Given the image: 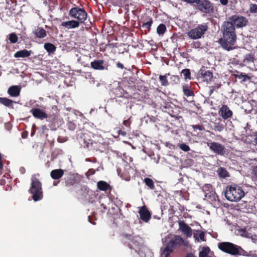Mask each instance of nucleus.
Here are the masks:
<instances>
[{
    "label": "nucleus",
    "mask_w": 257,
    "mask_h": 257,
    "mask_svg": "<svg viewBox=\"0 0 257 257\" xmlns=\"http://www.w3.org/2000/svg\"><path fill=\"white\" fill-rule=\"evenodd\" d=\"M234 26L228 21L223 23L222 26V37L219 40V43L224 49L230 51L234 49L233 46L237 39Z\"/></svg>",
    "instance_id": "nucleus-1"
},
{
    "label": "nucleus",
    "mask_w": 257,
    "mask_h": 257,
    "mask_svg": "<svg viewBox=\"0 0 257 257\" xmlns=\"http://www.w3.org/2000/svg\"><path fill=\"white\" fill-rule=\"evenodd\" d=\"M218 248L222 252L234 256H247V252L241 246L230 242H219Z\"/></svg>",
    "instance_id": "nucleus-2"
},
{
    "label": "nucleus",
    "mask_w": 257,
    "mask_h": 257,
    "mask_svg": "<svg viewBox=\"0 0 257 257\" xmlns=\"http://www.w3.org/2000/svg\"><path fill=\"white\" fill-rule=\"evenodd\" d=\"M245 195L242 187L236 184L228 185L226 187L225 196L226 199L231 202L240 201Z\"/></svg>",
    "instance_id": "nucleus-3"
},
{
    "label": "nucleus",
    "mask_w": 257,
    "mask_h": 257,
    "mask_svg": "<svg viewBox=\"0 0 257 257\" xmlns=\"http://www.w3.org/2000/svg\"><path fill=\"white\" fill-rule=\"evenodd\" d=\"M79 144L83 148L89 151H100L102 144L91 139L90 136L88 133H82L78 139Z\"/></svg>",
    "instance_id": "nucleus-4"
},
{
    "label": "nucleus",
    "mask_w": 257,
    "mask_h": 257,
    "mask_svg": "<svg viewBox=\"0 0 257 257\" xmlns=\"http://www.w3.org/2000/svg\"><path fill=\"white\" fill-rule=\"evenodd\" d=\"M29 192L33 195L32 198L35 201L40 200L43 198L42 184L38 179L32 178Z\"/></svg>",
    "instance_id": "nucleus-5"
},
{
    "label": "nucleus",
    "mask_w": 257,
    "mask_h": 257,
    "mask_svg": "<svg viewBox=\"0 0 257 257\" xmlns=\"http://www.w3.org/2000/svg\"><path fill=\"white\" fill-rule=\"evenodd\" d=\"M68 14L71 18L77 20L80 24L86 25L85 21L87 19L88 14L84 8L75 6L69 10Z\"/></svg>",
    "instance_id": "nucleus-6"
},
{
    "label": "nucleus",
    "mask_w": 257,
    "mask_h": 257,
    "mask_svg": "<svg viewBox=\"0 0 257 257\" xmlns=\"http://www.w3.org/2000/svg\"><path fill=\"white\" fill-rule=\"evenodd\" d=\"M184 240L178 235H175L167 243L164 249L163 254L164 257H168L172 252L178 245L183 244Z\"/></svg>",
    "instance_id": "nucleus-7"
},
{
    "label": "nucleus",
    "mask_w": 257,
    "mask_h": 257,
    "mask_svg": "<svg viewBox=\"0 0 257 257\" xmlns=\"http://www.w3.org/2000/svg\"><path fill=\"white\" fill-rule=\"evenodd\" d=\"M123 237L128 240L127 242L128 247L132 249H134L139 255H141V250L143 246L140 243L141 238L138 236H132L131 234L123 233L122 234Z\"/></svg>",
    "instance_id": "nucleus-8"
},
{
    "label": "nucleus",
    "mask_w": 257,
    "mask_h": 257,
    "mask_svg": "<svg viewBox=\"0 0 257 257\" xmlns=\"http://www.w3.org/2000/svg\"><path fill=\"white\" fill-rule=\"evenodd\" d=\"M196 9L204 15H210L214 12V4L209 0H197Z\"/></svg>",
    "instance_id": "nucleus-9"
},
{
    "label": "nucleus",
    "mask_w": 257,
    "mask_h": 257,
    "mask_svg": "<svg viewBox=\"0 0 257 257\" xmlns=\"http://www.w3.org/2000/svg\"><path fill=\"white\" fill-rule=\"evenodd\" d=\"M208 29V27L206 24L198 25L195 28L189 31L187 35L191 39H198L201 38Z\"/></svg>",
    "instance_id": "nucleus-10"
},
{
    "label": "nucleus",
    "mask_w": 257,
    "mask_h": 257,
    "mask_svg": "<svg viewBox=\"0 0 257 257\" xmlns=\"http://www.w3.org/2000/svg\"><path fill=\"white\" fill-rule=\"evenodd\" d=\"M227 21L234 26L235 28L245 27L248 23V19L246 17L239 15H234L229 17Z\"/></svg>",
    "instance_id": "nucleus-11"
},
{
    "label": "nucleus",
    "mask_w": 257,
    "mask_h": 257,
    "mask_svg": "<svg viewBox=\"0 0 257 257\" xmlns=\"http://www.w3.org/2000/svg\"><path fill=\"white\" fill-rule=\"evenodd\" d=\"M81 177L77 173L68 172L65 174L64 178V185L66 187H70L74 186L75 184L80 183Z\"/></svg>",
    "instance_id": "nucleus-12"
},
{
    "label": "nucleus",
    "mask_w": 257,
    "mask_h": 257,
    "mask_svg": "<svg viewBox=\"0 0 257 257\" xmlns=\"http://www.w3.org/2000/svg\"><path fill=\"white\" fill-rule=\"evenodd\" d=\"M209 149L217 155L224 156L225 154V148L224 145L217 142H211L207 143Z\"/></svg>",
    "instance_id": "nucleus-13"
},
{
    "label": "nucleus",
    "mask_w": 257,
    "mask_h": 257,
    "mask_svg": "<svg viewBox=\"0 0 257 257\" xmlns=\"http://www.w3.org/2000/svg\"><path fill=\"white\" fill-rule=\"evenodd\" d=\"M153 23L152 18L147 16L142 19L139 22V25L141 27L145 29V34H146L150 31Z\"/></svg>",
    "instance_id": "nucleus-14"
},
{
    "label": "nucleus",
    "mask_w": 257,
    "mask_h": 257,
    "mask_svg": "<svg viewBox=\"0 0 257 257\" xmlns=\"http://www.w3.org/2000/svg\"><path fill=\"white\" fill-rule=\"evenodd\" d=\"M179 229L182 233L187 237H191L192 235V229L184 221L180 220L178 222Z\"/></svg>",
    "instance_id": "nucleus-15"
},
{
    "label": "nucleus",
    "mask_w": 257,
    "mask_h": 257,
    "mask_svg": "<svg viewBox=\"0 0 257 257\" xmlns=\"http://www.w3.org/2000/svg\"><path fill=\"white\" fill-rule=\"evenodd\" d=\"M139 213L140 219L144 222H148L151 218V213L146 205L139 208Z\"/></svg>",
    "instance_id": "nucleus-16"
},
{
    "label": "nucleus",
    "mask_w": 257,
    "mask_h": 257,
    "mask_svg": "<svg viewBox=\"0 0 257 257\" xmlns=\"http://www.w3.org/2000/svg\"><path fill=\"white\" fill-rule=\"evenodd\" d=\"M30 112L35 118L37 119L43 120L48 117V114L44 110L40 108H33L31 109Z\"/></svg>",
    "instance_id": "nucleus-17"
},
{
    "label": "nucleus",
    "mask_w": 257,
    "mask_h": 257,
    "mask_svg": "<svg viewBox=\"0 0 257 257\" xmlns=\"http://www.w3.org/2000/svg\"><path fill=\"white\" fill-rule=\"evenodd\" d=\"M219 114L223 119H227L232 115L233 113L226 105H222L219 111Z\"/></svg>",
    "instance_id": "nucleus-18"
},
{
    "label": "nucleus",
    "mask_w": 257,
    "mask_h": 257,
    "mask_svg": "<svg viewBox=\"0 0 257 257\" xmlns=\"http://www.w3.org/2000/svg\"><path fill=\"white\" fill-rule=\"evenodd\" d=\"M80 22L76 20H70L66 22H63L61 23V26L68 29H75L80 26Z\"/></svg>",
    "instance_id": "nucleus-19"
},
{
    "label": "nucleus",
    "mask_w": 257,
    "mask_h": 257,
    "mask_svg": "<svg viewBox=\"0 0 257 257\" xmlns=\"http://www.w3.org/2000/svg\"><path fill=\"white\" fill-rule=\"evenodd\" d=\"M104 60H95L91 62V67L94 70H104L105 67L104 66Z\"/></svg>",
    "instance_id": "nucleus-20"
},
{
    "label": "nucleus",
    "mask_w": 257,
    "mask_h": 257,
    "mask_svg": "<svg viewBox=\"0 0 257 257\" xmlns=\"http://www.w3.org/2000/svg\"><path fill=\"white\" fill-rule=\"evenodd\" d=\"M163 109H165L164 111L167 112L171 117L176 118L179 117V113L173 109L169 103L165 104V105L163 106Z\"/></svg>",
    "instance_id": "nucleus-21"
},
{
    "label": "nucleus",
    "mask_w": 257,
    "mask_h": 257,
    "mask_svg": "<svg viewBox=\"0 0 257 257\" xmlns=\"http://www.w3.org/2000/svg\"><path fill=\"white\" fill-rule=\"evenodd\" d=\"M64 171L61 169H54L51 171L50 176L53 179H60L64 175Z\"/></svg>",
    "instance_id": "nucleus-22"
},
{
    "label": "nucleus",
    "mask_w": 257,
    "mask_h": 257,
    "mask_svg": "<svg viewBox=\"0 0 257 257\" xmlns=\"http://www.w3.org/2000/svg\"><path fill=\"white\" fill-rule=\"evenodd\" d=\"M21 88L19 86L14 85L11 86L8 91L9 95L13 97H17L20 95Z\"/></svg>",
    "instance_id": "nucleus-23"
},
{
    "label": "nucleus",
    "mask_w": 257,
    "mask_h": 257,
    "mask_svg": "<svg viewBox=\"0 0 257 257\" xmlns=\"http://www.w3.org/2000/svg\"><path fill=\"white\" fill-rule=\"evenodd\" d=\"M34 34L36 37L38 38H44L47 36L46 31L41 27H38L35 29Z\"/></svg>",
    "instance_id": "nucleus-24"
},
{
    "label": "nucleus",
    "mask_w": 257,
    "mask_h": 257,
    "mask_svg": "<svg viewBox=\"0 0 257 257\" xmlns=\"http://www.w3.org/2000/svg\"><path fill=\"white\" fill-rule=\"evenodd\" d=\"M97 187L101 191H106L108 190H111V187L105 181H99L97 183Z\"/></svg>",
    "instance_id": "nucleus-25"
},
{
    "label": "nucleus",
    "mask_w": 257,
    "mask_h": 257,
    "mask_svg": "<svg viewBox=\"0 0 257 257\" xmlns=\"http://www.w3.org/2000/svg\"><path fill=\"white\" fill-rule=\"evenodd\" d=\"M32 53L31 51H29L26 49H24L17 51L15 54L14 57L15 58H25L31 56Z\"/></svg>",
    "instance_id": "nucleus-26"
},
{
    "label": "nucleus",
    "mask_w": 257,
    "mask_h": 257,
    "mask_svg": "<svg viewBox=\"0 0 257 257\" xmlns=\"http://www.w3.org/2000/svg\"><path fill=\"white\" fill-rule=\"evenodd\" d=\"M44 48L50 54L54 53L56 50V47L50 43H45L44 45Z\"/></svg>",
    "instance_id": "nucleus-27"
},
{
    "label": "nucleus",
    "mask_w": 257,
    "mask_h": 257,
    "mask_svg": "<svg viewBox=\"0 0 257 257\" xmlns=\"http://www.w3.org/2000/svg\"><path fill=\"white\" fill-rule=\"evenodd\" d=\"M201 74L203 78V80L206 81L207 82L211 81L213 78L212 73L209 70L204 71V73L202 72Z\"/></svg>",
    "instance_id": "nucleus-28"
},
{
    "label": "nucleus",
    "mask_w": 257,
    "mask_h": 257,
    "mask_svg": "<svg viewBox=\"0 0 257 257\" xmlns=\"http://www.w3.org/2000/svg\"><path fill=\"white\" fill-rule=\"evenodd\" d=\"M183 91L184 94L187 97L194 96V92L190 88L188 85L183 86Z\"/></svg>",
    "instance_id": "nucleus-29"
},
{
    "label": "nucleus",
    "mask_w": 257,
    "mask_h": 257,
    "mask_svg": "<svg viewBox=\"0 0 257 257\" xmlns=\"http://www.w3.org/2000/svg\"><path fill=\"white\" fill-rule=\"evenodd\" d=\"M255 60V56L253 53H249L245 55L243 59V62L246 63H253Z\"/></svg>",
    "instance_id": "nucleus-30"
},
{
    "label": "nucleus",
    "mask_w": 257,
    "mask_h": 257,
    "mask_svg": "<svg viewBox=\"0 0 257 257\" xmlns=\"http://www.w3.org/2000/svg\"><path fill=\"white\" fill-rule=\"evenodd\" d=\"M210 253V249L208 246L202 247L201 251L199 252V257H207Z\"/></svg>",
    "instance_id": "nucleus-31"
},
{
    "label": "nucleus",
    "mask_w": 257,
    "mask_h": 257,
    "mask_svg": "<svg viewBox=\"0 0 257 257\" xmlns=\"http://www.w3.org/2000/svg\"><path fill=\"white\" fill-rule=\"evenodd\" d=\"M13 103L14 101L6 97H0V103L6 106L10 107Z\"/></svg>",
    "instance_id": "nucleus-32"
},
{
    "label": "nucleus",
    "mask_w": 257,
    "mask_h": 257,
    "mask_svg": "<svg viewBox=\"0 0 257 257\" xmlns=\"http://www.w3.org/2000/svg\"><path fill=\"white\" fill-rule=\"evenodd\" d=\"M143 181L149 189L154 190L155 188L154 182L152 179L147 177L144 179Z\"/></svg>",
    "instance_id": "nucleus-33"
},
{
    "label": "nucleus",
    "mask_w": 257,
    "mask_h": 257,
    "mask_svg": "<svg viewBox=\"0 0 257 257\" xmlns=\"http://www.w3.org/2000/svg\"><path fill=\"white\" fill-rule=\"evenodd\" d=\"M217 173L220 177L223 178L229 176L228 172L223 167H220L217 170Z\"/></svg>",
    "instance_id": "nucleus-34"
},
{
    "label": "nucleus",
    "mask_w": 257,
    "mask_h": 257,
    "mask_svg": "<svg viewBox=\"0 0 257 257\" xmlns=\"http://www.w3.org/2000/svg\"><path fill=\"white\" fill-rule=\"evenodd\" d=\"M166 31V26L164 24H160L157 28V33L159 35H163Z\"/></svg>",
    "instance_id": "nucleus-35"
},
{
    "label": "nucleus",
    "mask_w": 257,
    "mask_h": 257,
    "mask_svg": "<svg viewBox=\"0 0 257 257\" xmlns=\"http://www.w3.org/2000/svg\"><path fill=\"white\" fill-rule=\"evenodd\" d=\"M237 74L235 75V77L238 78V79L242 78V81L245 82L247 80H250L251 78L248 76L247 75L245 74H243L242 73L237 72Z\"/></svg>",
    "instance_id": "nucleus-36"
},
{
    "label": "nucleus",
    "mask_w": 257,
    "mask_h": 257,
    "mask_svg": "<svg viewBox=\"0 0 257 257\" xmlns=\"http://www.w3.org/2000/svg\"><path fill=\"white\" fill-rule=\"evenodd\" d=\"M181 74L183 75L185 79H191V73L189 69H184L182 70L181 71Z\"/></svg>",
    "instance_id": "nucleus-37"
},
{
    "label": "nucleus",
    "mask_w": 257,
    "mask_h": 257,
    "mask_svg": "<svg viewBox=\"0 0 257 257\" xmlns=\"http://www.w3.org/2000/svg\"><path fill=\"white\" fill-rule=\"evenodd\" d=\"M46 119H47V120L48 121L52 122V123L49 125V127L52 129L53 126V123H55V122L56 121V120L57 119L56 115H55V114H52V115H48V117L46 118Z\"/></svg>",
    "instance_id": "nucleus-38"
},
{
    "label": "nucleus",
    "mask_w": 257,
    "mask_h": 257,
    "mask_svg": "<svg viewBox=\"0 0 257 257\" xmlns=\"http://www.w3.org/2000/svg\"><path fill=\"white\" fill-rule=\"evenodd\" d=\"M159 80L161 82V85L163 86H167L169 84L168 79L167 78V74L165 75L159 76Z\"/></svg>",
    "instance_id": "nucleus-39"
},
{
    "label": "nucleus",
    "mask_w": 257,
    "mask_h": 257,
    "mask_svg": "<svg viewBox=\"0 0 257 257\" xmlns=\"http://www.w3.org/2000/svg\"><path fill=\"white\" fill-rule=\"evenodd\" d=\"M9 39L11 43H16L18 40V37L16 33H12L9 34Z\"/></svg>",
    "instance_id": "nucleus-40"
},
{
    "label": "nucleus",
    "mask_w": 257,
    "mask_h": 257,
    "mask_svg": "<svg viewBox=\"0 0 257 257\" xmlns=\"http://www.w3.org/2000/svg\"><path fill=\"white\" fill-rule=\"evenodd\" d=\"M202 189L204 193L207 194L211 192L212 186L210 184H205L202 186Z\"/></svg>",
    "instance_id": "nucleus-41"
},
{
    "label": "nucleus",
    "mask_w": 257,
    "mask_h": 257,
    "mask_svg": "<svg viewBox=\"0 0 257 257\" xmlns=\"http://www.w3.org/2000/svg\"><path fill=\"white\" fill-rule=\"evenodd\" d=\"M224 125L220 122H215L214 124V130L215 131L220 132L224 129Z\"/></svg>",
    "instance_id": "nucleus-42"
},
{
    "label": "nucleus",
    "mask_w": 257,
    "mask_h": 257,
    "mask_svg": "<svg viewBox=\"0 0 257 257\" xmlns=\"http://www.w3.org/2000/svg\"><path fill=\"white\" fill-rule=\"evenodd\" d=\"M249 12L251 14H257V4L250 3L249 6Z\"/></svg>",
    "instance_id": "nucleus-43"
},
{
    "label": "nucleus",
    "mask_w": 257,
    "mask_h": 257,
    "mask_svg": "<svg viewBox=\"0 0 257 257\" xmlns=\"http://www.w3.org/2000/svg\"><path fill=\"white\" fill-rule=\"evenodd\" d=\"M179 147L181 150L184 152H188L190 150L189 146L184 143L180 144Z\"/></svg>",
    "instance_id": "nucleus-44"
},
{
    "label": "nucleus",
    "mask_w": 257,
    "mask_h": 257,
    "mask_svg": "<svg viewBox=\"0 0 257 257\" xmlns=\"http://www.w3.org/2000/svg\"><path fill=\"white\" fill-rule=\"evenodd\" d=\"M191 127L193 128L194 131L199 130L200 131H204L205 130L204 127L203 125L195 124L192 125Z\"/></svg>",
    "instance_id": "nucleus-45"
},
{
    "label": "nucleus",
    "mask_w": 257,
    "mask_h": 257,
    "mask_svg": "<svg viewBox=\"0 0 257 257\" xmlns=\"http://www.w3.org/2000/svg\"><path fill=\"white\" fill-rule=\"evenodd\" d=\"M199 239H200L201 241H205L206 239L205 238V233L203 231H201L199 233Z\"/></svg>",
    "instance_id": "nucleus-46"
},
{
    "label": "nucleus",
    "mask_w": 257,
    "mask_h": 257,
    "mask_svg": "<svg viewBox=\"0 0 257 257\" xmlns=\"http://www.w3.org/2000/svg\"><path fill=\"white\" fill-rule=\"evenodd\" d=\"M252 178L254 181L257 182V166L253 169Z\"/></svg>",
    "instance_id": "nucleus-47"
},
{
    "label": "nucleus",
    "mask_w": 257,
    "mask_h": 257,
    "mask_svg": "<svg viewBox=\"0 0 257 257\" xmlns=\"http://www.w3.org/2000/svg\"><path fill=\"white\" fill-rule=\"evenodd\" d=\"M219 87L220 86H217V87H216L215 86L210 87V90L209 91V95L210 96L213 93L214 91H215L216 88L218 89Z\"/></svg>",
    "instance_id": "nucleus-48"
},
{
    "label": "nucleus",
    "mask_w": 257,
    "mask_h": 257,
    "mask_svg": "<svg viewBox=\"0 0 257 257\" xmlns=\"http://www.w3.org/2000/svg\"><path fill=\"white\" fill-rule=\"evenodd\" d=\"M251 143L253 145L257 146V133L254 134L253 140L251 141Z\"/></svg>",
    "instance_id": "nucleus-49"
},
{
    "label": "nucleus",
    "mask_w": 257,
    "mask_h": 257,
    "mask_svg": "<svg viewBox=\"0 0 257 257\" xmlns=\"http://www.w3.org/2000/svg\"><path fill=\"white\" fill-rule=\"evenodd\" d=\"M182 2H185L187 4H189L191 5H193L194 4H196L197 0H181Z\"/></svg>",
    "instance_id": "nucleus-50"
},
{
    "label": "nucleus",
    "mask_w": 257,
    "mask_h": 257,
    "mask_svg": "<svg viewBox=\"0 0 257 257\" xmlns=\"http://www.w3.org/2000/svg\"><path fill=\"white\" fill-rule=\"evenodd\" d=\"M41 129L42 131V133L43 134H46L49 130V129L47 128V126L46 125H42L41 127Z\"/></svg>",
    "instance_id": "nucleus-51"
},
{
    "label": "nucleus",
    "mask_w": 257,
    "mask_h": 257,
    "mask_svg": "<svg viewBox=\"0 0 257 257\" xmlns=\"http://www.w3.org/2000/svg\"><path fill=\"white\" fill-rule=\"evenodd\" d=\"M130 122L128 119L127 120H124L123 121V124L125 125L126 127H129L130 126Z\"/></svg>",
    "instance_id": "nucleus-52"
},
{
    "label": "nucleus",
    "mask_w": 257,
    "mask_h": 257,
    "mask_svg": "<svg viewBox=\"0 0 257 257\" xmlns=\"http://www.w3.org/2000/svg\"><path fill=\"white\" fill-rule=\"evenodd\" d=\"M219 2L223 6H226L228 3V0H219Z\"/></svg>",
    "instance_id": "nucleus-53"
},
{
    "label": "nucleus",
    "mask_w": 257,
    "mask_h": 257,
    "mask_svg": "<svg viewBox=\"0 0 257 257\" xmlns=\"http://www.w3.org/2000/svg\"><path fill=\"white\" fill-rule=\"evenodd\" d=\"M116 65L117 67H118L121 69H123L124 68L123 64L119 62H117Z\"/></svg>",
    "instance_id": "nucleus-54"
},
{
    "label": "nucleus",
    "mask_w": 257,
    "mask_h": 257,
    "mask_svg": "<svg viewBox=\"0 0 257 257\" xmlns=\"http://www.w3.org/2000/svg\"><path fill=\"white\" fill-rule=\"evenodd\" d=\"M68 125H69V128L70 130H74L75 128V126L74 124L72 122H70L69 123Z\"/></svg>",
    "instance_id": "nucleus-55"
},
{
    "label": "nucleus",
    "mask_w": 257,
    "mask_h": 257,
    "mask_svg": "<svg viewBox=\"0 0 257 257\" xmlns=\"http://www.w3.org/2000/svg\"><path fill=\"white\" fill-rule=\"evenodd\" d=\"M118 134H119V135H121V136H126V132H125V131H124L119 130V131H118Z\"/></svg>",
    "instance_id": "nucleus-56"
},
{
    "label": "nucleus",
    "mask_w": 257,
    "mask_h": 257,
    "mask_svg": "<svg viewBox=\"0 0 257 257\" xmlns=\"http://www.w3.org/2000/svg\"><path fill=\"white\" fill-rule=\"evenodd\" d=\"M199 234H198V233H194V234H193V237H194V238L196 240H197L198 241H199Z\"/></svg>",
    "instance_id": "nucleus-57"
},
{
    "label": "nucleus",
    "mask_w": 257,
    "mask_h": 257,
    "mask_svg": "<svg viewBox=\"0 0 257 257\" xmlns=\"http://www.w3.org/2000/svg\"><path fill=\"white\" fill-rule=\"evenodd\" d=\"M28 133L27 132H23L22 133V137L24 139L26 138L27 137Z\"/></svg>",
    "instance_id": "nucleus-58"
},
{
    "label": "nucleus",
    "mask_w": 257,
    "mask_h": 257,
    "mask_svg": "<svg viewBox=\"0 0 257 257\" xmlns=\"http://www.w3.org/2000/svg\"><path fill=\"white\" fill-rule=\"evenodd\" d=\"M186 257H194V256L193 255V254H192V253H188V254H187Z\"/></svg>",
    "instance_id": "nucleus-59"
},
{
    "label": "nucleus",
    "mask_w": 257,
    "mask_h": 257,
    "mask_svg": "<svg viewBox=\"0 0 257 257\" xmlns=\"http://www.w3.org/2000/svg\"><path fill=\"white\" fill-rule=\"evenodd\" d=\"M153 218H155V219H158V220L160 219V217L157 216V215H154V216H153Z\"/></svg>",
    "instance_id": "nucleus-60"
},
{
    "label": "nucleus",
    "mask_w": 257,
    "mask_h": 257,
    "mask_svg": "<svg viewBox=\"0 0 257 257\" xmlns=\"http://www.w3.org/2000/svg\"><path fill=\"white\" fill-rule=\"evenodd\" d=\"M88 172L90 173V174H91L94 173V171L92 170V169H89Z\"/></svg>",
    "instance_id": "nucleus-61"
},
{
    "label": "nucleus",
    "mask_w": 257,
    "mask_h": 257,
    "mask_svg": "<svg viewBox=\"0 0 257 257\" xmlns=\"http://www.w3.org/2000/svg\"><path fill=\"white\" fill-rule=\"evenodd\" d=\"M88 220H89V221L90 222L92 223V224H95V222H91V221L90 220V216H89V217H88Z\"/></svg>",
    "instance_id": "nucleus-62"
},
{
    "label": "nucleus",
    "mask_w": 257,
    "mask_h": 257,
    "mask_svg": "<svg viewBox=\"0 0 257 257\" xmlns=\"http://www.w3.org/2000/svg\"><path fill=\"white\" fill-rule=\"evenodd\" d=\"M57 184H58V182H56L55 181L53 182V185L54 186H56V185H57Z\"/></svg>",
    "instance_id": "nucleus-63"
},
{
    "label": "nucleus",
    "mask_w": 257,
    "mask_h": 257,
    "mask_svg": "<svg viewBox=\"0 0 257 257\" xmlns=\"http://www.w3.org/2000/svg\"><path fill=\"white\" fill-rule=\"evenodd\" d=\"M10 1H11L12 3H13V4L16 2V0H10Z\"/></svg>",
    "instance_id": "nucleus-64"
}]
</instances>
